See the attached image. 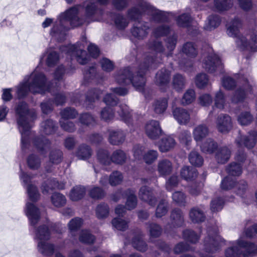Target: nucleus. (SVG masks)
<instances>
[{
	"label": "nucleus",
	"mask_w": 257,
	"mask_h": 257,
	"mask_svg": "<svg viewBox=\"0 0 257 257\" xmlns=\"http://www.w3.org/2000/svg\"><path fill=\"white\" fill-rule=\"evenodd\" d=\"M148 48L151 52L146 55L143 63L135 70L131 67H125L119 71L120 80H134V78H143L151 69H155L162 62L164 48L158 40L150 41Z\"/></svg>",
	"instance_id": "nucleus-1"
},
{
	"label": "nucleus",
	"mask_w": 257,
	"mask_h": 257,
	"mask_svg": "<svg viewBox=\"0 0 257 257\" xmlns=\"http://www.w3.org/2000/svg\"><path fill=\"white\" fill-rule=\"evenodd\" d=\"M24 212L30 221V230H33L35 232L34 239L37 243L39 252L45 256L52 255L55 250V245L48 242L51 237L49 229L45 225L36 228V225L40 218L39 209L34 203L27 202Z\"/></svg>",
	"instance_id": "nucleus-2"
},
{
	"label": "nucleus",
	"mask_w": 257,
	"mask_h": 257,
	"mask_svg": "<svg viewBox=\"0 0 257 257\" xmlns=\"http://www.w3.org/2000/svg\"><path fill=\"white\" fill-rule=\"evenodd\" d=\"M84 48L80 42L61 46L59 48V52L52 48H49L47 49L43 56L46 57V64L48 67H54L59 63L61 55H63L64 54L69 57L71 60L76 59L81 65L86 64L89 62L90 57L84 50Z\"/></svg>",
	"instance_id": "nucleus-3"
},
{
	"label": "nucleus",
	"mask_w": 257,
	"mask_h": 257,
	"mask_svg": "<svg viewBox=\"0 0 257 257\" xmlns=\"http://www.w3.org/2000/svg\"><path fill=\"white\" fill-rule=\"evenodd\" d=\"M15 111L18 128L21 134V148L26 153L30 146V139L33 136L31 132L32 123L36 118L37 115L30 110L28 104L23 101L18 103L15 107Z\"/></svg>",
	"instance_id": "nucleus-4"
},
{
	"label": "nucleus",
	"mask_w": 257,
	"mask_h": 257,
	"mask_svg": "<svg viewBox=\"0 0 257 257\" xmlns=\"http://www.w3.org/2000/svg\"><path fill=\"white\" fill-rule=\"evenodd\" d=\"M257 234V223L246 229L233 245L225 250V257H252L257 253V245L247 240Z\"/></svg>",
	"instance_id": "nucleus-5"
},
{
	"label": "nucleus",
	"mask_w": 257,
	"mask_h": 257,
	"mask_svg": "<svg viewBox=\"0 0 257 257\" xmlns=\"http://www.w3.org/2000/svg\"><path fill=\"white\" fill-rule=\"evenodd\" d=\"M78 10L75 7L61 13L51 29L50 35L58 41L63 40L70 27H78L85 22L84 20L78 17Z\"/></svg>",
	"instance_id": "nucleus-6"
},
{
	"label": "nucleus",
	"mask_w": 257,
	"mask_h": 257,
	"mask_svg": "<svg viewBox=\"0 0 257 257\" xmlns=\"http://www.w3.org/2000/svg\"><path fill=\"white\" fill-rule=\"evenodd\" d=\"M242 26L240 20L235 18L228 25L227 33L229 37L235 38L236 47L241 51H257V34L241 33L239 29Z\"/></svg>",
	"instance_id": "nucleus-7"
},
{
	"label": "nucleus",
	"mask_w": 257,
	"mask_h": 257,
	"mask_svg": "<svg viewBox=\"0 0 257 257\" xmlns=\"http://www.w3.org/2000/svg\"><path fill=\"white\" fill-rule=\"evenodd\" d=\"M238 81H222V86L226 90H229L234 89L237 85ZM243 83L236 89L232 98L233 103H238L242 101L248 93L257 95V86L252 85L249 81H242Z\"/></svg>",
	"instance_id": "nucleus-8"
},
{
	"label": "nucleus",
	"mask_w": 257,
	"mask_h": 257,
	"mask_svg": "<svg viewBox=\"0 0 257 257\" xmlns=\"http://www.w3.org/2000/svg\"><path fill=\"white\" fill-rule=\"evenodd\" d=\"M208 235L204 240V247L199 254L200 257H214V254L221 249V243L224 239L216 232L208 229Z\"/></svg>",
	"instance_id": "nucleus-9"
},
{
	"label": "nucleus",
	"mask_w": 257,
	"mask_h": 257,
	"mask_svg": "<svg viewBox=\"0 0 257 257\" xmlns=\"http://www.w3.org/2000/svg\"><path fill=\"white\" fill-rule=\"evenodd\" d=\"M47 81H24L17 88L18 97L20 99L26 96L30 91L33 94L45 93L43 86L46 85Z\"/></svg>",
	"instance_id": "nucleus-10"
},
{
	"label": "nucleus",
	"mask_w": 257,
	"mask_h": 257,
	"mask_svg": "<svg viewBox=\"0 0 257 257\" xmlns=\"http://www.w3.org/2000/svg\"><path fill=\"white\" fill-rule=\"evenodd\" d=\"M19 177L22 186L26 189L29 200L34 202L37 201L40 193L37 187L32 181V176L23 171L20 167Z\"/></svg>",
	"instance_id": "nucleus-11"
},
{
	"label": "nucleus",
	"mask_w": 257,
	"mask_h": 257,
	"mask_svg": "<svg viewBox=\"0 0 257 257\" xmlns=\"http://www.w3.org/2000/svg\"><path fill=\"white\" fill-rule=\"evenodd\" d=\"M84 9L85 18L88 23L100 21L102 19L104 10L98 7L97 3L94 0H87L84 3Z\"/></svg>",
	"instance_id": "nucleus-12"
},
{
	"label": "nucleus",
	"mask_w": 257,
	"mask_h": 257,
	"mask_svg": "<svg viewBox=\"0 0 257 257\" xmlns=\"http://www.w3.org/2000/svg\"><path fill=\"white\" fill-rule=\"evenodd\" d=\"M220 188L223 190H229L236 188L237 194L243 198L247 190V184L244 180H241L236 183L234 177L227 176L222 180Z\"/></svg>",
	"instance_id": "nucleus-13"
},
{
	"label": "nucleus",
	"mask_w": 257,
	"mask_h": 257,
	"mask_svg": "<svg viewBox=\"0 0 257 257\" xmlns=\"http://www.w3.org/2000/svg\"><path fill=\"white\" fill-rule=\"evenodd\" d=\"M203 67L210 73L219 72L220 73L224 72L223 65L218 56L214 53L209 54L204 60Z\"/></svg>",
	"instance_id": "nucleus-14"
},
{
	"label": "nucleus",
	"mask_w": 257,
	"mask_h": 257,
	"mask_svg": "<svg viewBox=\"0 0 257 257\" xmlns=\"http://www.w3.org/2000/svg\"><path fill=\"white\" fill-rule=\"evenodd\" d=\"M257 143V131L251 130L247 135L239 133L235 140V144L238 147H245L248 149L253 148Z\"/></svg>",
	"instance_id": "nucleus-15"
},
{
	"label": "nucleus",
	"mask_w": 257,
	"mask_h": 257,
	"mask_svg": "<svg viewBox=\"0 0 257 257\" xmlns=\"http://www.w3.org/2000/svg\"><path fill=\"white\" fill-rule=\"evenodd\" d=\"M120 119L128 126L132 125L138 119V115L124 104H120L117 110Z\"/></svg>",
	"instance_id": "nucleus-16"
},
{
	"label": "nucleus",
	"mask_w": 257,
	"mask_h": 257,
	"mask_svg": "<svg viewBox=\"0 0 257 257\" xmlns=\"http://www.w3.org/2000/svg\"><path fill=\"white\" fill-rule=\"evenodd\" d=\"M144 7L147 11V16H150L152 21L157 23L169 21L168 13L157 10L150 4H145Z\"/></svg>",
	"instance_id": "nucleus-17"
},
{
	"label": "nucleus",
	"mask_w": 257,
	"mask_h": 257,
	"mask_svg": "<svg viewBox=\"0 0 257 257\" xmlns=\"http://www.w3.org/2000/svg\"><path fill=\"white\" fill-rule=\"evenodd\" d=\"M44 83L46 84L43 86L45 93L47 91L55 95L54 102L57 105H63L65 102L66 96L63 93H58L59 90L58 82L49 81Z\"/></svg>",
	"instance_id": "nucleus-18"
},
{
	"label": "nucleus",
	"mask_w": 257,
	"mask_h": 257,
	"mask_svg": "<svg viewBox=\"0 0 257 257\" xmlns=\"http://www.w3.org/2000/svg\"><path fill=\"white\" fill-rule=\"evenodd\" d=\"M216 125L219 132L224 134L228 133L233 127L231 117L226 114H220L216 120Z\"/></svg>",
	"instance_id": "nucleus-19"
},
{
	"label": "nucleus",
	"mask_w": 257,
	"mask_h": 257,
	"mask_svg": "<svg viewBox=\"0 0 257 257\" xmlns=\"http://www.w3.org/2000/svg\"><path fill=\"white\" fill-rule=\"evenodd\" d=\"M34 148L42 155H45L51 147V142L43 136H35L32 138Z\"/></svg>",
	"instance_id": "nucleus-20"
},
{
	"label": "nucleus",
	"mask_w": 257,
	"mask_h": 257,
	"mask_svg": "<svg viewBox=\"0 0 257 257\" xmlns=\"http://www.w3.org/2000/svg\"><path fill=\"white\" fill-rule=\"evenodd\" d=\"M145 132L149 138L151 140H156L162 134L163 131L159 121L151 120L146 124Z\"/></svg>",
	"instance_id": "nucleus-21"
},
{
	"label": "nucleus",
	"mask_w": 257,
	"mask_h": 257,
	"mask_svg": "<svg viewBox=\"0 0 257 257\" xmlns=\"http://www.w3.org/2000/svg\"><path fill=\"white\" fill-rule=\"evenodd\" d=\"M145 4H149L142 2L138 6L130 9L127 12V17L132 21H137L143 16L147 15V11L144 8Z\"/></svg>",
	"instance_id": "nucleus-22"
},
{
	"label": "nucleus",
	"mask_w": 257,
	"mask_h": 257,
	"mask_svg": "<svg viewBox=\"0 0 257 257\" xmlns=\"http://www.w3.org/2000/svg\"><path fill=\"white\" fill-rule=\"evenodd\" d=\"M139 197L140 199L148 202L152 206H154L157 201L156 197L154 195L153 190L146 186H142L140 188Z\"/></svg>",
	"instance_id": "nucleus-23"
},
{
	"label": "nucleus",
	"mask_w": 257,
	"mask_h": 257,
	"mask_svg": "<svg viewBox=\"0 0 257 257\" xmlns=\"http://www.w3.org/2000/svg\"><path fill=\"white\" fill-rule=\"evenodd\" d=\"M150 27L146 22L139 23L137 26H134L132 29L131 33L133 36L138 39H144L148 35Z\"/></svg>",
	"instance_id": "nucleus-24"
},
{
	"label": "nucleus",
	"mask_w": 257,
	"mask_h": 257,
	"mask_svg": "<svg viewBox=\"0 0 257 257\" xmlns=\"http://www.w3.org/2000/svg\"><path fill=\"white\" fill-rule=\"evenodd\" d=\"M231 155V149L226 146L220 147L217 149L215 159L219 164H225L230 159Z\"/></svg>",
	"instance_id": "nucleus-25"
},
{
	"label": "nucleus",
	"mask_w": 257,
	"mask_h": 257,
	"mask_svg": "<svg viewBox=\"0 0 257 257\" xmlns=\"http://www.w3.org/2000/svg\"><path fill=\"white\" fill-rule=\"evenodd\" d=\"M189 216L191 221L194 223L204 222L206 215L202 207L196 206L192 208L189 211Z\"/></svg>",
	"instance_id": "nucleus-26"
},
{
	"label": "nucleus",
	"mask_w": 257,
	"mask_h": 257,
	"mask_svg": "<svg viewBox=\"0 0 257 257\" xmlns=\"http://www.w3.org/2000/svg\"><path fill=\"white\" fill-rule=\"evenodd\" d=\"M65 184L63 183H59L55 179H50L44 182L41 186L42 192L44 194H46L55 189H63Z\"/></svg>",
	"instance_id": "nucleus-27"
},
{
	"label": "nucleus",
	"mask_w": 257,
	"mask_h": 257,
	"mask_svg": "<svg viewBox=\"0 0 257 257\" xmlns=\"http://www.w3.org/2000/svg\"><path fill=\"white\" fill-rule=\"evenodd\" d=\"M174 118L180 124H186L190 120V116L188 112L184 108L176 107L173 110Z\"/></svg>",
	"instance_id": "nucleus-28"
},
{
	"label": "nucleus",
	"mask_w": 257,
	"mask_h": 257,
	"mask_svg": "<svg viewBox=\"0 0 257 257\" xmlns=\"http://www.w3.org/2000/svg\"><path fill=\"white\" fill-rule=\"evenodd\" d=\"M125 138V134L121 130H110L108 141L112 145H119L122 144Z\"/></svg>",
	"instance_id": "nucleus-29"
},
{
	"label": "nucleus",
	"mask_w": 257,
	"mask_h": 257,
	"mask_svg": "<svg viewBox=\"0 0 257 257\" xmlns=\"http://www.w3.org/2000/svg\"><path fill=\"white\" fill-rule=\"evenodd\" d=\"M170 219L172 224L174 227H181L183 226L184 223L183 213L182 211L179 208H175L172 211Z\"/></svg>",
	"instance_id": "nucleus-30"
},
{
	"label": "nucleus",
	"mask_w": 257,
	"mask_h": 257,
	"mask_svg": "<svg viewBox=\"0 0 257 257\" xmlns=\"http://www.w3.org/2000/svg\"><path fill=\"white\" fill-rule=\"evenodd\" d=\"M172 164L168 159H162L158 163V171L161 176L166 177L170 174L172 171Z\"/></svg>",
	"instance_id": "nucleus-31"
},
{
	"label": "nucleus",
	"mask_w": 257,
	"mask_h": 257,
	"mask_svg": "<svg viewBox=\"0 0 257 257\" xmlns=\"http://www.w3.org/2000/svg\"><path fill=\"white\" fill-rule=\"evenodd\" d=\"M209 134L207 126L204 124H200L196 126L193 131L194 140L197 142L202 141Z\"/></svg>",
	"instance_id": "nucleus-32"
},
{
	"label": "nucleus",
	"mask_w": 257,
	"mask_h": 257,
	"mask_svg": "<svg viewBox=\"0 0 257 257\" xmlns=\"http://www.w3.org/2000/svg\"><path fill=\"white\" fill-rule=\"evenodd\" d=\"M175 145L176 142L174 138L168 136L161 139L158 146L161 152H167L173 149Z\"/></svg>",
	"instance_id": "nucleus-33"
},
{
	"label": "nucleus",
	"mask_w": 257,
	"mask_h": 257,
	"mask_svg": "<svg viewBox=\"0 0 257 257\" xmlns=\"http://www.w3.org/2000/svg\"><path fill=\"white\" fill-rule=\"evenodd\" d=\"M124 195L126 197L125 205L127 209L128 210L134 209L137 205V198L135 195V191L128 189L124 192Z\"/></svg>",
	"instance_id": "nucleus-34"
},
{
	"label": "nucleus",
	"mask_w": 257,
	"mask_h": 257,
	"mask_svg": "<svg viewBox=\"0 0 257 257\" xmlns=\"http://www.w3.org/2000/svg\"><path fill=\"white\" fill-rule=\"evenodd\" d=\"M217 143L212 139L208 138L206 139L200 145V149L203 153L208 154H212L215 150L217 149Z\"/></svg>",
	"instance_id": "nucleus-35"
},
{
	"label": "nucleus",
	"mask_w": 257,
	"mask_h": 257,
	"mask_svg": "<svg viewBox=\"0 0 257 257\" xmlns=\"http://www.w3.org/2000/svg\"><path fill=\"white\" fill-rule=\"evenodd\" d=\"M233 3V0H214V7L216 11L224 12L231 9Z\"/></svg>",
	"instance_id": "nucleus-36"
},
{
	"label": "nucleus",
	"mask_w": 257,
	"mask_h": 257,
	"mask_svg": "<svg viewBox=\"0 0 257 257\" xmlns=\"http://www.w3.org/2000/svg\"><path fill=\"white\" fill-rule=\"evenodd\" d=\"M181 176L187 181L193 180L197 176L196 169L192 167L184 166L181 170Z\"/></svg>",
	"instance_id": "nucleus-37"
},
{
	"label": "nucleus",
	"mask_w": 257,
	"mask_h": 257,
	"mask_svg": "<svg viewBox=\"0 0 257 257\" xmlns=\"http://www.w3.org/2000/svg\"><path fill=\"white\" fill-rule=\"evenodd\" d=\"M221 19L219 16L212 15L209 16L205 22L204 29L205 30L211 31L217 28L220 23Z\"/></svg>",
	"instance_id": "nucleus-38"
},
{
	"label": "nucleus",
	"mask_w": 257,
	"mask_h": 257,
	"mask_svg": "<svg viewBox=\"0 0 257 257\" xmlns=\"http://www.w3.org/2000/svg\"><path fill=\"white\" fill-rule=\"evenodd\" d=\"M41 132L46 135L54 133L56 131L55 122L52 119H49L43 121L40 126Z\"/></svg>",
	"instance_id": "nucleus-39"
},
{
	"label": "nucleus",
	"mask_w": 257,
	"mask_h": 257,
	"mask_svg": "<svg viewBox=\"0 0 257 257\" xmlns=\"http://www.w3.org/2000/svg\"><path fill=\"white\" fill-rule=\"evenodd\" d=\"M23 80H47L45 74L37 66L33 72L25 76Z\"/></svg>",
	"instance_id": "nucleus-40"
},
{
	"label": "nucleus",
	"mask_w": 257,
	"mask_h": 257,
	"mask_svg": "<svg viewBox=\"0 0 257 257\" xmlns=\"http://www.w3.org/2000/svg\"><path fill=\"white\" fill-rule=\"evenodd\" d=\"M127 159L126 154L121 150L114 151L111 156V164L113 163L117 165H122Z\"/></svg>",
	"instance_id": "nucleus-41"
},
{
	"label": "nucleus",
	"mask_w": 257,
	"mask_h": 257,
	"mask_svg": "<svg viewBox=\"0 0 257 257\" xmlns=\"http://www.w3.org/2000/svg\"><path fill=\"white\" fill-rule=\"evenodd\" d=\"M92 151L89 146L82 144L79 146L76 152V156L80 160H86L91 156Z\"/></svg>",
	"instance_id": "nucleus-42"
},
{
	"label": "nucleus",
	"mask_w": 257,
	"mask_h": 257,
	"mask_svg": "<svg viewBox=\"0 0 257 257\" xmlns=\"http://www.w3.org/2000/svg\"><path fill=\"white\" fill-rule=\"evenodd\" d=\"M237 119L241 125H248L252 122L253 116L249 111H243L238 115Z\"/></svg>",
	"instance_id": "nucleus-43"
},
{
	"label": "nucleus",
	"mask_w": 257,
	"mask_h": 257,
	"mask_svg": "<svg viewBox=\"0 0 257 257\" xmlns=\"http://www.w3.org/2000/svg\"><path fill=\"white\" fill-rule=\"evenodd\" d=\"M97 159L99 163L104 166H108L111 165V156L106 150L100 149L97 153Z\"/></svg>",
	"instance_id": "nucleus-44"
},
{
	"label": "nucleus",
	"mask_w": 257,
	"mask_h": 257,
	"mask_svg": "<svg viewBox=\"0 0 257 257\" xmlns=\"http://www.w3.org/2000/svg\"><path fill=\"white\" fill-rule=\"evenodd\" d=\"M85 193L86 190L84 187L77 186L71 190L70 198L72 201H78L84 197Z\"/></svg>",
	"instance_id": "nucleus-45"
},
{
	"label": "nucleus",
	"mask_w": 257,
	"mask_h": 257,
	"mask_svg": "<svg viewBox=\"0 0 257 257\" xmlns=\"http://www.w3.org/2000/svg\"><path fill=\"white\" fill-rule=\"evenodd\" d=\"M226 170L228 174V176H238L242 173V166L240 163L232 162L227 166Z\"/></svg>",
	"instance_id": "nucleus-46"
},
{
	"label": "nucleus",
	"mask_w": 257,
	"mask_h": 257,
	"mask_svg": "<svg viewBox=\"0 0 257 257\" xmlns=\"http://www.w3.org/2000/svg\"><path fill=\"white\" fill-rule=\"evenodd\" d=\"M182 236L185 240L192 243H196L200 238L199 234L189 229H185L183 231Z\"/></svg>",
	"instance_id": "nucleus-47"
},
{
	"label": "nucleus",
	"mask_w": 257,
	"mask_h": 257,
	"mask_svg": "<svg viewBox=\"0 0 257 257\" xmlns=\"http://www.w3.org/2000/svg\"><path fill=\"white\" fill-rule=\"evenodd\" d=\"M168 202L165 199H162L159 202L156 210V216L161 218L165 216L168 211Z\"/></svg>",
	"instance_id": "nucleus-48"
},
{
	"label": "nucleus",
	"mask_w": 257,
	"mask_h": 257,
	"mask_svg": "<svg viewBox=\"0 0 257 257\" xmlns=\"http://www.w3.org/2000/svg\"><path fill=\"white\" fill-rule=\"evenodd\" d=\"M27 163L30 169L37 170L41 166V160L37 155L32 154L28 157Z\"/></svg>",
	"instance_id": "nucleus-49"
},
{
	"label": "nucleus",
	"mask_w": 257,
	"mask_h": 257,
	"mask_svg": "<svg viewBox=\"0 0 257 257\" xmlns=\"http://www.w3.org/2000/svg\"><path fill=\"white\" fill-rule=\"evenodd\" d=\"M173 201L180 206H185L186 204L187 196L182 191H175L172 195Z\"/></svg>",
	"instance_id": "nucleus-50"
},
{
	"label": "nucleus",
	"mask_w": 257,
	"mask_h": 257,
	"mask_svg": "<svg viewBox=\"0 0 257 257\" xmlns=\"http://www.w3.org/2000/svg\"><path fill=\"white\" fill-rule=\"evenodd\" d=\"M168 106L167 99L162 98L157 100L154 105V110L157 114H161L165 112Z\"/></svg>",
	"instance_id": "nucleus-51"
},
{
	"label": "nucleus",
	"mask_w": 257,
	"mask_h": 257,
	"mask_svg": "<svg viewBox=\"0 0 257 257\" xmlns=\"http://www.w3.org/2000/svg\"><path fill=\"white\" fill-rule=\"evenodd\" d=\"M51 202L56 207H61L66 203V199L63 195L59 193H54L51 196Z\"/></svg>",
	"instance_id": "nucleus-52"
},
{
	"label": "nucleus",
	"mask_w": 257,
	"mask_h": 257,
	"mask_svg": "<svg viewBox=\"0 0 257 257\" xmlns=\"http://www.w3.org/2000/svg\"><path fill=\"white\" fill-rule=\"evenodd\" d=\"M63 159V153L59 149L52 150L49 154L50 163L53 164L60 163Z\"/></svg>",
	"instance_id": "nucleus-53"
},
{
	"label": "nucleus",
	"mask_w": 257,
	"mask_h": 257,
	"mask_svg": "<svg viewBox=\"0 0 257 257\" xmlns=\"http://www.w3.org/2000/svg\"><path fill=\"white\" fill-rule=\"evenodd\" d=\"M224 204L223 198L215 197L212 199L210 202V209L213 212L220 211L222 209Z\"/></svg>",
	"instance_id": "nucleus-54"
},
{
	"label": "nucleus",
	"mask_w": 257,
	"mask_h": 257,
	"mask_svg": "<svg viewBox=\"0 0 257 257\" xmlns=\"http://www.w3.org/2000/svg\"><path fill=\"white\" fill-rule=\"evenodd\" d=\"M159 156L156 150H149L143 155V160L147 164H152L155 162Z\"/></svg>",
	"instance_id": "nucleus-55"
},
{
	"label": "nucleus",
	"mask_w": 257,
	"mask_h": 257,
	"mask_svg": "<svg viewBox=\"0 0 257 257\" xmlns=\"http://www.w3.org/2000/svg\"><path fill=\"white\" fill-rule=\"evenodd\" d=\"M109 214V207L105 203L98 205L96 208V215L98 218L103 219L106 218Z\"/></svg>",
	"instance_id": "nucleus-56"
},
{
	"label": "nucleus",
	"mask_w": 257,
	"mask_h": 257,
	"mask_svg": "<svg viewBox=\"0 0 257 257\" xmlns=\"http://www.w3.org/2000/svg\"><path fill=\"white\" fill-rule=\"evenodd\" d=\"M191 22V17L189 13H184L176 19V22L180 27H189Z\"/></svg>",
	"instance_id": "nucleus-57"
},
{
	"label": "nucleus",
	"mask_w": 257,
	"mask_h": 257,
	"mask_svg": "<svg viewBox=\"0 0 257 257\" xmlns=\"http://www.w3.org/2000/svg\"><path fill=\"white\" fill-rule=\"evenodd\" d=\"M190 163L195 166L200 167L203 163L202 157L196 151H192L189 155Z\"/></svg>",
	"instance_id": "nucleus-58"
},
{
	"label": "nucleus",
	"mask_w": 257,
	"mask_h": 257,
	"mask_svg": "<svg viewBox=\"0 0 257 257\" xmlns=\"http://www.w3.org/2000/svg\"><path fill=\"white\" fill-rule=\"evenodd\" d=\"M80 242L85 244H92L95 240V236L87 230H82L79 236Z\"/></svg>",
	"instance_id": "nucleus-59"
},
{
	"label": "nucleus",
	"mask_w": 257,
	"mask_h": 257,
	"mask_svg": "<svg viewBox=\"0 0 257 257\" xmlns=\"http://www.w3.org/2000/svg\"><path fill=\"white\" fill-rule=\"evenodd\" d=\"M122 173L118 171H113L109 176V183L112 186L120 184L123 180Z\"/></svg>",
	"instance_id": "nucleus-60"
},
{
	"label": "nucleus",
	"mask_w": 257,
	"mask_h": 257,
	"mask_svg": "<svg viewBox=\"0 0 257 257\" xmlns=\"http://www.w3.org/2000/svg\"><path fill=\"white\" fill-rule=\"evenodd\" d=\"M60 114L61 116V120H67L75 118L78 113L74 108L67 107L61 111Z\"/></svg>",
	"instance_id": "nucleus-61"
},
{
	"label": "nucleus",
	"mask_w": 257,
	"mask_h": 257,
	"mask_svg": "<svg viewBox=\"0 0 257 257\" xmlns=\"http://www.w3.org/2000/svg\"><path fill=\"white\" fill-rule=\"evenodd\" d=\"M182 51L186 55L190 57H194L197 54L196 48L191 42L185 43L183 47Z\"/></svg>",
	"instance_id": "nucleus-62"
},
{
	"label": "nucleus",
	"mask_w": 257,
	"mask_h": 257,
	"mask_svg": "<svg viewBox=\"0 0 257 257\" xmlns=\"http://www.w3.org/2000/svg\"><path fill=\"white\" fill-rule=\"evenodd\" d=\"M89 195L94 199H101L105 196V192L100 187H93L89 190Z\"/></svg>",
	"instance_id": "nucleus-63"
},
{
	"label": "nucleus",
	"mask_w": 257,
	"mask_h": 257,
	"mask_svg": "<svg viewBox=\"0 0 257 257\" xmlns=\"http://www.w3.org/2000/svg\"><path fill=\"white\" fill-rule=\"evenodd\" d=\"M114 116L112 108L109 106L104 107L100 112L101 119L108 122L111 120Z\"/></svg>",
	"instance_id": "nucleus-64"
}]
</instances>
